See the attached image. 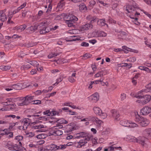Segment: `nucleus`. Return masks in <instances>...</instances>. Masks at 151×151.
I'll return each mask as SVG.
<instances>
[{"label":"nucleus","instance_id":"37","mask_svg":"<svg viewBox=\"0 0 151 151\" xmlns=\"http://www.w3.org/2000/svg\"><path fill=\"white\" fill-rule=\"evenodd\" d=\"M7 19L6 15L4 13H2L0 14V20L2 22H4Z\"/></svg>","mask_w":151,"mask_h":151},{"label":"nucleus","instance_id":"27","mask_svg":"<svg viewBox=\"0 0 151 151\" xmlns=\"http://www.w3.org/2000/svg\"><path fill=\"white\" fill-rule=\"evenodd\" d=\"M97 24L101 27L105 26L106 25L107 26L108 25L105 23V19H99L97 21Z\"/></svg>","mask_w":151,"mask_h":151},{"label":"nucleus","instance_id":"64","mask_svg":"<svg viewBox=\"0 0 151 151\" xmlns=\"http://www.w3.org/2000/svg\"><path fill=\"white\" fill-rule=\"evenodd\" d=\"M38 151H50L47 150V149L44 148L42 147H40L38 149Z\"/></svg>","mask_w":151,"mask_h":151},{"label":"nucleus","instance_id":"55","mask_svg":"<svg viewBox=\"0 0 151 151\" xmlns=\"http://www.w3.org/2000/svg\"><path fill=\"white\" fill-rule=\"evenodd\" d=\"M99 116H101V118L103 119H105L106 118L107 116V114L105 113H103L102 111V113H101V115H99Z\"/></svg>","mask_w":151,"mask_h":151},{"label":"nucleus","instance_id":"60","mask_svg":"<svg viewBox=\"0 0 151 151\" xmlns=\"http://www.w3.org/2000/svg\"><path fill=\"white\" fill-rule=\"evenodd\" d=\"M8 123V121L5 119L0 120V124H5Z\"/></svg>","mask_w":151,"mask_h":151},{"label":"nucleus","instance_id":"15","mask_svg":"<svg viewBox=\"0 0 151 151\" xmlns=\"http://www.w3.org/2000/svg\"><path fill=\"white\" fill-rule=\"evenodd\" d=\"M24 83H20L17 84H13V89L16 90H20L23 89L26 87L25 86H24Z\"/></svg>","mask_w":151,"mask_h":151},{"label":"nucleus","instance_id":"61","mask_svg":"<svg viewBox=\"0 0 151 151\" xmlns=\"http://www.w3.org/2000/svg\"><path fill=\"white\" fill-rule=\"evenodd\" d=\"M21 37V36H19L17 35L14 34L12 36V40H13L17 38H18Z\"/></svg>","mask_w":151,"mask_h":151},{"label":"nucleus","instance_id":"41","mask_svg":"<svg viewBox=\"0 0 151 151\" xmlns=\"http://www.w3.org/2000/svg\"><path fill=\"white\" fill-rule=\"evenodd\" d=\"M108 150L109 151H112L114 150V149H119V150H122L121 147H114L113 146H111L109 147L108 148Z\"/></svg>","mask_w":151,"mask_h":151},{"label":"nucleus","instance_id":"38","mask_svg":"<svg viewBox=\"0 0 151 151\" xmlns=\"http://www.w3.org/2000/svg\"><path fill=\"white\" fill-rule=\"evenodd\" d=\"M11 67L10 66H1L0 67V69L2 70L6 71L10 69Z\"/></svg>","mask_w":151,"mask_h":151},{"label":"nucleus","instance_id":"32","mask_svg":"<svg viewBox=\"0 0 151 151\" xmlns=\"http://www.w3.org/2000/svg\"><path fill=\"white\" fill-rule=\"evenodd\" d=\"M57 145L53 144L49 145L47 149L48 150H58Z\"/></svg>","mask_w":151,"mask_h":151},{"label":"nucleus","instance_id":"10","mask_svg":"<svg viewBox=\"0 0 151 151\" xmlns=\"http://www.w3.org/2000/svg\"><path fill=\"white\" fill-rule=\"evenodd\" d=\"M87 143L86 140L84 139H81L79 142H74L75 146L78 148H81L83 146H85Z\"/></svg>","mask_w":151,"mask_h":151},{"label":"nucleus","instance_id":"31","mask_svg":"<svg viewBox=\"0 0 151 151\" xmlns=\"http://www.w3.org/2000/svg\"><path fill=\"white\" fill-rule=\"evenodd\" d=\"M34 96L31 95L26 96L24 98L26 101L28 102V104L31 103V101L34 99Z\"/></svg>","mask_w":151,"mask_h":151},{"label":"nucleus","instance_id":"2","mask_svg":"<svg viewBox=\"0 0 151 151\" xmlns=\"http://www.w3.org/2000/svg\"><path fill=\"white\" fill-rule=\"evenodd\" d=\"M61 16L63 17L64 20L68 24V26L69 27H72L73 25V23L78 20V18L76 16L72 14L63 13L61 14Z\"/></svg>","mask_w":151,"mask_h":151},{"label":"nucleus","instance_id":"21","mask_svg":"<svg viewBox=\"0 0 151 151\" xmlns=\"http://www.w3.org/2000/svg\"><path fill=\"white\" fill-rule=\"evenodd\" d=\"M79 10L82 12H87V8L86 4L83 3L79 5Z\"/></svg>","mask_w":151,"mask_h":151},{"label":"nucleus","instance_id":"33","mask_svg":"<svg viewBox=\"0 0 151 151\" xmlns=\"http://www.w3.org/2000/svg\"><path fill=\"white\" fill-rule=\"evenodd\" d=\"M13 84L12 83H10L6 86L4 87V88L7 91H9L13 89Z\"/></svg>","mask_w":151,"mask_h":151},{"label":"nucleus","instance_id":"35","mask_svg":"<svg viewBox=\"0 0 151 151\" xmlns=\"http://www.w3.org/2000/svg\"><path fill=\"white\" fill-rule=\"evenodd\" d=\"M9 133V131L7 129H0V135L6 134L8 135Z\"/></svg>","mask_w":151,"mask_h":151},{"label":"nucleus","instance_id":"8","mask_svg":"<svg viewBox=\"0 0 151 151\" xmlns=\"http://www.w3.org/2000/svg\"><path fill=\"white\" fill-rule=\"evenodd\" d=\"M6 145L9 149L11 150H18V146L17 144H14L11 141H9Z\"/></svg>","mask_w":151,"mask_h":151},{"label":"nucleus","instance_id":"7","mask_svg":"<svg viewBox=\"0 0 151 151\" xmlns=\"http://www.w3.org/2000/svg\"><path fill=\"white\" fill-rule=\"evenodd\" d=\"M63 127L61 125H58L53 127L51 132L52 134L55 136H60L63 134V131L59 129Z\"/></svg>","mask_w":151,"mask_h":151},{"label":"nucleus","instance_id":"36","mask_svg":"<svg viewBox=\"0 0 151 151\" xmlns=\"http://www.w3.org/2000/svg\"><path fill=\"white\" fill-rule=\"evenodd\" d=\"M144 132L147 136L151 138V128H147L145 129Z\"/></svg>","mask_w":151,"mask_h":151},{"label":"nucleus","instance_id":"62","mask_svg":"<svg viewBox=\"0 0 151 151\" xmlns=\"http://www.w3.org/2000/svg\"><path fill=\"white\" fill-rule=\"evenodd\" d=\"M142 11H143L144 14L146 15L150 19H151V15L150 14H149L148 12L144 11L143 10H142Z\"/></svg>","mask_w":151,"mask_h":151},{"label":"nucleus","instance_id":"11","mask_svg":"<svg viewBox=\"0 0 151 151\" xmlns=\"http://www.w3.org/2000/svg\"><path fill=\"white\" fill-rule=\"evenodd\" d=\"M93 36L96 37H105L106 36L107 34L105 32L101 31H98L94 32L93 33Z\"/></svg>","mask_w":151,"mask_h":151},{"label":"nucleus","instance_id":"5","mask_svg":"<svg viewBox=\"0 0 151 151\" xmlns=\"http://www.w3.org/2000/svg\"><path fill=\"white\" fill-rule=\"evenodd\" d=\"M120 124L123 126L130 128H134L138 126L137 124L134 122L126 119H123L120 122Z\"/></svg>","mask_w":151,"mask_h":151},{"label":"nucleus","instance_id":"48","mask_svg":"<svg viewBox=\"0 0 151 151\" xmlns=\"http://www.w3.org/2000/svg\"><path fill=\"white\" fill-rule=\"evenodd\" d=\"M97 3H99L101 4H102L103 6H106L107 7H108L110 6L109 4H107V3H105L104 2V1H102L100 0H97Z\"/></svg>","mask_w":151,"mask_h":151},{"label":"nucleus","instance_id":"16","mask_svg":"<svg viewBox=\"0 0 151 151\" xmlns=\"http://www.w3.org/2000/svg\"><path fill=\"white\" fill-rule=\"evenodd\" d=\"M113 118L115 120H119L120 119V115L119 112L116 110H112L111 111Z\"/></svg>","mask_w":151,"mask_h":151},{"label":"nucleus","instance_id":"44","mask_svg":"<svg viewBox=\"0 0 151 151\" xmlns=\"http://www.w3.org/2000/svg\"><path fill=\"white\" fill-rule=\"evenodd\" d=\"M58 150H63L65 149L67 147L65 144L60 145L59 146H57Z\"/></svg>","mask_w":151,"mask_h":151},{"label":"nucleus","instance_id":"14","mask_svg":"<svg viewBox=\"0 0 151 151\" xmlns=\"http://www.w3.org/2000/svg\"><path fill=\"white\" fill-rule=\"evenodd\" d=\"M16 142H19V144L20 146H22L24 144L23 137L22 135H18L15 137L14 139Z\"/></svg>","mask_w":151,"mask_h":151},{"label":"nucleus","instance_id":"1","mask_svg":"<svg viewBox=\"0 0 151 151\" xmlns=\"http://www.w3.org/2000/svg\"><path fill=\"white\" fill-rule=\"evenodd\" d=\"M13 100L14 98H6V100H4L3 102L1 103L2 104L4 105L2 107L3 111H13L15 109L16 105L10 104L14 101Z\"/></svg>","mask_w":151,"mask_h":151},{"label":"nucleus","instance_id":"17","mask_svg":"<svg viewBox=\"0 0 151 151\" xmlns=\"http://www.w3.org/2000/svg\"><path fill=\"white\" fill-rule=\"evenodd\" d=\"M45 126L43 125H35L32 127V129H37L36 131L37 132H43L45 131V130L42 129L45 127Z\"/></svg>","mask_w":151,"mask_h":151},{"label":"nucleus","instance_id":"51","mask_svg":"<svg viewBox=\"0 0 151 151\" xmlns=\"http://www.w3.org/2000/svg\"><path fill=\"white\" fill-rule=\"evenodd\" d=\"M127 95L124 93H122L120 95V98L122 101H124L126 98Z\"/></svg>","mask_w":151,"mask_h":151},{"label":"nucleus","instance_id":"3","mask_svg":"<svg viewBox=\"0 0 151 151\" xmlns=\"http://www.w3.org/2000/svg\"><path fill=\"white\" fill-rule=\"evenodd\" d=\"M135 121L142 127L146 126L150 123L149 120L148 119L140 116L139 115H136Z\"/></svg>","mask_w":151,"mask_h":151},{"label":"nucleus","instance_id":"54","mask_svg":"<svg viewBox=\"0 0 151 151\" xmlns=\"http://www.w3.org/2000/svg\"><path fill=\"white\" fill-rule=\"evenodd\" d=\"M108 21L109 23L114 24L116 23V21L114 20L113 19L111 18L110 17H109Z\"/></svg>","mask_w":151,"mask_h":151},{"label":"nucleus","instance_id":"12","mask_svg":"<svg viewBox=\"0 0 151 151\" xmlns=\"http://www.w3.org/2000/svg\"><path fill=\"white\" fill-rule=\"evenodd\" d=\"M62 106H68L73 109H77L79 110L82 109L81 108H79L78 107H77L76 106L74 105L73 103L69 101L66 102L63 104Z\"/></svg>","mask_w":151,"mask_h":151},{"label":"nucleus","instance_id":"18","mask_svg":"<svg viewBox=\"0 0 151 151\" xmlns=\"http://www.w3.org/2000/svg\"><path fill=\"white\" fill-rule=\"evenodd\" d=\"M93 27V25L90 23L81 26L80 28L82 30H86Z\"/></svg>","mask_w":151,"mask_h":151},{"label":"nucleus","instance_id":"39","mask_svg":"<svg viewBox=\"0 0 151 151\" xmlns=\"http://www.w3.org/2000/svg\"><path fill=\"white\" fill-rule=\"evenodd\" d=\"M95 122L98 127L101 126L103 123V122L98 118H96L95 119Z\"/></svg>","mask_w":151,"mask_h":151},{"label":"nucleus","instance_id":"46","mask_svg":"<svg viewBox=\"0 0 151 151\" xmlns=\"http://www.w3.org/2000/svg\"><path fill=\"white\" fill-rule=\"evenodd\" d=\"M65 2L60 0L57 6L58 8H61L65 5Z\"/></svg>","mask_w":151,"mask_h":151},{"label":"nucleus","instance_id":"26","mask_svg":"<svg viewBox=\"0 0 151 151\" xmlns=\"http://www.w3.org/2000/svg\"><path fill=\"white\" fill-rule=\"evenodd\" d=\"M94 113L97 115H101L102 113V110L98 106H94L93 108Z\"/></svg>","mask_w":151,"mask_h":151},{"label":"nucleus","instance_id":"22","mask_svg":"<svg viewBox=\"0 0 151 151\" xmlns=\"http://www.w3.org/2000/svg\"><path fill=\"white\" fill-rule=\"evenodd\" d=\"M113 50L116 52L124 51L125 53H127L128 51H130L131 49L130 48H114Z\"/></svg>","mask_w":151,"mask_h":151},{"label":"nucleus","instance_id":"23","mask_svg":"<svg viewBox=\"0 0 151 151\" xmlns=\"http://www.w3.org/2000/svg\"><path fill=\"white\" fill-rule=\"evenodd\" d=\"M18 106H23L28 104V102L26 101L24 97L21 98V101L17 103Z\"/></svg>","mask_w":151,"mask_h":151},{"label":"nucleus","instance_id":"20","mask_svg":"<svg viewBox=\"0 0 151 151\" xmlns=\"http://www.w3.org/2000/svg\"><path fill=\"white\" fill-rule=\"evenodd\" d=\"M151 89V83H149L145 86V88H144L138 92V94L142 93L143 92L147 93L149 92V90Z\"/></svg>","mask_w":151,"mask_h":151},{"label":"nucleus","instance_id":"19","mask_svg":"<svg viewBox=\"0 0 151 151\" xmlns=\"http://www.w3.org/2000/svg\"><path fill=\"white\" fill-rule=\"evenodd\" d=\"M90 98L93 102H96L99 99V95L97 93H95L91 95Z\"/></svg>","mask_w":151,"mask_h":151},{"label":"nucleus","instance_id":"24","mask_svg":"<svg viewBox=\"0 0 151 151\" xmlns=\"http://www.w3.org/2000/svg\"><path fill=\"white\" fill-rule=\"evenodd\" d=\"M147 139L144 137H139L137 139V142L143 146L145 144V142Z\"/></svg>","mask_w":151,"mask_h":151},{"label":"nucleus","instance_id":"28","mask_svg":"<svg viewBox=\"0 0 151 151\" xmlns=\"http://www.w3.org/2000/svg\"><path fill=\"white\" fill-rule=\"evenodd\" d=\"M27 26L26 24H23L19 26H17L14 27L13 28L14 30L17 29L20 30L21 31H24L26 28Z\"/></svg>","mask_w":151,"mask_h":151},{"label":"nucleus","instance_id":"58","mask_svg":"<svg viewBox=\"0 0 151 151\" xmlns=\"http://www.w3.org/2000/svg\"><path fill=\"white\" fill-rule=\"evenodd\" d=\"M35 134L33 132H29L26 133V136L29 137H32Z\"/></svg>","mask_w":151,"mask_h":151},{"label":"nucleus","instance_id":"9","mask_svg":"<svg viewBox=\"0 0 151 151\" xmlns=\"http://www.w3.org/2000/svg\"><path fill=\"white\" fill-rule=\"evenodd\" d=\"M151 112V108L148 106L143 107L141 110L140 113L143 115H146Z\"/></svg>","mask_w":151,"mask_h":151},{"label":"nucleus","instance_id":"6","mask_svg":"<svg viewBox=\"0 0 151 151\" xmlns=\"http://www.w3.org/2000/svg\"><path fill=\"white\" fill-rule=\"evenodd\" d=\"M151 100V96L149 95H146L142 96H140L139 99L137 102L142 105H144L149 102Z\"/></svg>","mask_w":151,"mask_h":151},{"label":"nucleus","instance_id":"57","mask_svg":"<svg viewBox=\"0 0 151 151\" xmlns=\"http://www.w3.org/2000/svg\"><path fill=\"white\" fill-rule=\"evenodd\" d=\"M52 6V3L49 4L47 9L46 11V12H51V11Z\"/></svg>","mask_w":151,"mask_h":151},{"label":"nucleus","instance_id":"34","mask_svg":"<svg viewBox=\"0 0 151 151\" xmlns=\"http://www.w3.org/2000/svg\"><path fill=\"white\" fill-rule=\"evenodd\" d=\"M127 139H128V140L130 142H137V139L134 136H128L127 137Z\"/></svg>","mask_w":151,"mask_h":151},{"label":"nucleus","instance_id":"30","mask_svg":"<svg viewBox=\"0 0 151 151\" xmlns=\"http://www.w3.org/2000/svg\"><path fill=\"white\" fill-rule=\"evenodd\" d=\"M76 73L75 72L73 73L71 76H69L68 78V80L71 83H73L75 81V78H76Z\"/></svg>","mask_w":151,"mask_h":151},{"label":"nucleus","instance_id":"45","mask_svg":"<svg viewBox=\"0 0 151 151\" xmlns=\"http://www.w3.org/2000/svg\"><path fill=\"white\" fill-rule=\"evenodd\" d=\"M46 29L45 28V27H43L42 29H41L40 31V33L41 34H45L46 33L49 32V31H46Z\"/></svg>","mask_w":151,"mask_h":151},{"label":"nucleus","instance_id":"42","mask_svg":"<svg viewBox=\"0 0 151 151\" xmlns=\"http://www.w3.org/2000/svg\"><path fill=\"white\" fill-rule=\"evenodd\" d=\"M60 53L52 52L51 54H49L48 56V58L49 59H50L53 57L57 56V55H58L60 54Z\"/></svg>","mask_w":151,"mask_h":151},{"label":"nucleus","instance_id":"43","mask_svg":"<svg viewBox=\"0 0 151 151\" xmlns=\"http://www.w3.org/2000/svg\"><path fill=\"white\" fill-rule=\"evenodd\" d=\"M22 122L24 123H26L28 124H29L31 122V119L27 118H24Z\"/></svg>","mask_w":151,"mask_h":151},{"label":"nucleus","instance_id":"53","mask_svg":"<svg viewBox=\"0 0 151 151\" xmlns=\"http://www.w3.org/2000/svg\"><path fill=\"white\" fill-rule=\"evenodd\" d=\"M36 137L39 139H44L45 137V136L44 134H40L36 136Z\"/></svg>","mask_w":151,"mask_h":151},{"label":"nucleus","instance_id":"50","mask_svg":"<svg viewBox=\"0 0 151 151\" xmlns=\"http://www.w3.org/2000/svg\"><path fill=\"white\" fill-rule=\"evenodd\" d=\"M59 114L58 112H57V111L55 110H52L51 111H50V114L49 116H53L56 115V114L58 115Z\"/></svg>","mask_w":151,"mask_h":151},{"label":"nucleus","instance_id":"52","mask_svg":"<svg viewBox=\"0 0 151 151\" xmlns=\"http://www.w3.org/2000/svg\"><path fill=\"white\" fill-rule=\"evenodd\" d=\"M63 79V78L61 77H60L59 78L56 80V82L55 84H53V86L55 85H57Z\"/></svg>","mask_w":151,"mask_h":151},{"label":"nucleus","instance_id":"25","mask_svg":"<svg viewBox=\"0 0 151 151\" xmlns=\"http://www.w3.org/2000/svg\"><path fill=\"white\" fill-rule=\"evenodd\" d=\"M95 118L92 116H89L88 117L83 119H81V122H86V125H88L89 124L88 121H91L94 120Z\"/></svg>","mask_w":151,"mask_h":151},{"label":"nucleus","instance_id":"59","mask_svg":"<svg viewBox=\"0 0 151 151\" xmlns=\"http://www.w3.org/2000/svg\"><path fill=\"white\" fill-rule=\"evenodd\" d=\"M89 6L91 7H93V6L95 4L96 2L94 0L91 1L89 3Z\"/></svg>","mask_w":151,"mask_h":151},{"label":"nucleus","instance_id":"29","mask_svg":"<svg viewBox=\"0 0 151 151\" xmlns=\"http://www.w3.org/2000/svg\"><path fill=\"white\" fill-rule=\"evenodd\" d=\"M86 135V134L83 132L76 134L74 136L75 139H80L83 137H85Z\"/></svg>","mask_w":151,"mask_h":151},{"label":"nucleus","instance_id":"40","mask_svg":"<svg viewBox=\"0 0 151 151\" xmlns=\"http://www.w3.org/2000/svg\"><path fill=\"white\" fill-rule=\"evenodd\" d=\"M30 68V65L29 64H24L21 67V69L22 70H27Z\"/></svg>","mask_w":151,"mask_h":151},{"label":"nucleus","instance_id":"56","mask_svg":"<svg viewBox=\"0 0 151 151\" xmlns=\"http://www.w3.org/2000/svg\"><path fill=\"white\" fill-rule=\"evenodd\" d=\"M72 36H70L65 38V40L67 42H72L73 41V40H74L72 39Z\"/></svg>","mask_w":151,"mask_h":151},{"label":"nucleus","instance_id":"63","mask_svg":"<svg viewBox=\"0 0 151 151\" xmlns=\"http://www.w3.org/2000/svg\"><path fill=\"white\" fill-rule=\"evenodd\" d=\"M18 150L17 151H26V149L23 147H18Z\"/></svg>","mask_w":151,"mask_h":151},{"label":"nucleus","instance_id":"47","mask_svg":"<svg viewBox=\"0 0 151 151\" xmlns=\"http://www.w3.org/2000/svg\"><path fill=\"white\" fill-rule=\"evenodd\" d=\"M29 63L30 64L35 67H37V65H39L37 61L35 60L30 61Z\"/></svg>","mask_w":151,"mask_h":151},{"label":"nucleus","instance_id":"4","mask_svg":"<svg viewBox=\"0 0 151 151\" xmlns=\"http://www.w3.org/2000/svg\"><path fill=\"white\" fill-rule=\"evenodd\" d=\"M131 5L128 4L126 6V10L128 13L132 12L140 8L135 1L133 0H129V1Z\"/></svg>","mask_w":151,"mask_h":151},{"label":"nucleus","instance_id":"13","mask_svg":"<svg viewBox=\"0 0 151 151\" xmlns=\"http://www.w3.org/2000/svg\"><path fill=\"white\" fill-rule=\"evenodd\" d=\"M107 74L106 71L105 70H102L98 72L94 75V77L96 78L100 77V78H104L103 76Z\"/></svg>","mask_w":151,"mask_h":151},{"label":"nucleus","instance_id":"49","mask_svg":"<svg viewBox=\"0 0 151 151\" xmlns=\"http://www.w3.org/2000/svg\"><path fill=\"white\" fill-rule=\"evenodd\" d=\"M104 78H100L99 80H95L93 81H92L93 84H98L99 83V82H102L104 81Z\"/></svg>","mask_w":151,"mask_h":151}]
</instances>
